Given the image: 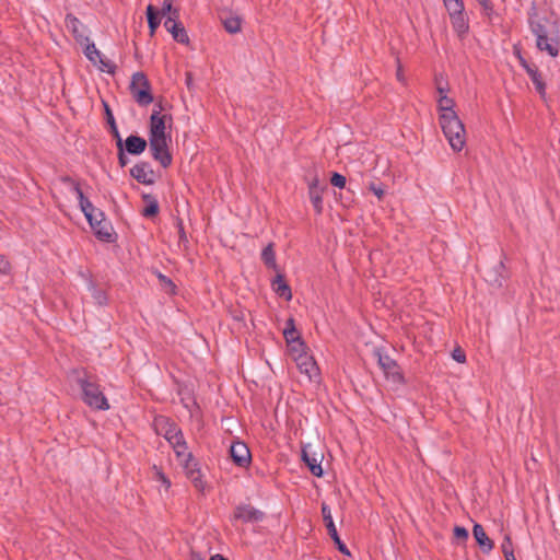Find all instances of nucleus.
I'll use <instances>...</instances> for the list:
<instances>
[{
    "instance_id": "nucleus-44",
    "label": "nucleus",
    "mask_w": 560,
    "mask_h": 560,
    "mask_svg": "<svg viewBox=\"0 0 560 560\" xmlns=\"http://www.w3.org/2000/svg\"><path fill=\"white\" fill-rule=\"evenodd\" d=\"M153 469L155 472V479L161 481L166 490L170 489L172 483H171V480L168 479V477L158 466L154 465Z\"/></svg>"
},
{
    "instance_id": "nucleus-25",
    "label": "nucleus",
    "mask_w": 560,
    "mask_h": 560,
    "mask_svg": "<svg viewBox=\"0 0 560 560\" xmlns=\"http://www.w3.org/2000/svg\"><path fill=\"white\" fill-rule=\"evenodd\" d=\"M141 199L144 207L141 210V215L145 219H154L160 213V205L155 196L143 192Z\"/></svg>"
},
{
    "instance_id": "nucleus-47",
    "label": "nucleus",
    "mask_w": 560,
    "mask_h": 560,
    "mask_svg": "<svg viewBox=\"0 0 560 560\" xmlns=\"http://www.w3.org/2000/svg\"><path fill=\"white\" fill-rule=\"evenodd\" d=\"M369 190L372 191L380 200H382L385 195L384 185L382 183L376 184L371 182L369 185Z\"/></svg>"
},
{
    "instance_id": "nucleus-62",
    "label": "nucleus",
    "mask_w": 560,
    "mask_h": 560,
    "mask_svg": "<svg viewBox=\"0 0 560 560\" xmlns=\"http://www.w3.org/2000/svg\"><path fill=\"white\" fill-rule=\"evenodd\" d=\"M209 560H229V559L220 553H217L214 556H211Z\"/></svg>"
},
{
    "instance_id": "nucleus-14",
    "label": "nucleus",
    "mask_w": 560,
    "mask_h": 560,
    "mask_svg": "<svg viewBox=\"0 0 560 560\" xmlns=\"http://www.w3.org/2000/svg\"><path fill=\"white\" fill-rule=\"evenodd\" d=\"M171 115H161L159 110H153L149 122V138H171V132L166 131V121H172Z\"/></svg>"
},
{
    "instance_id": "nucleus-57",
    "label": "nucleus",
    "mask_w": 560,
    "mask_h": 560,
    "mask_svg": "<svg viewBox=\"0 0 560 560\" xmlns=\"http://www.w3.org/2000/svg\"><path fill=\"white\" fill-rule=\"evenodd\" d=\"M233 319H235L237 322H244V319H245L244 313L242 311L233 313Z\"/></svg>"
},
{
    "instance_id": "nucleus-48",
    "label": "nucleus",
    "mask_w": 560,
    "mask_h": 560,
    "mask_svg": "<svg viewBox=\"0 0 560 560\" xmlns=\"http://www.w3.org/2000/svg\"><path fill=\"white\" fill-rule=\"evenodd\" d=\"M116 148L118 165L122 168L129 163L128 153L122 148H120V145H116Z\"/></svg>"
},
{
    "instance_id": "nucleus-56",
    "label": "nucleus",
    "mask_w": 560,
    "mask_h": 560,
    "mask_svg": "<svg viewBox=\"0 0 560 560\" xmlns=\"http://www.w3.org/2000/svg\"><path fill=\"white\" fill-rule=\"evenodd\" d=\"M298 328L295 327V319L293 317H289L287 320H285V327L283 330H296Z\"/></svg>"
},
{
    "instance_id": "nucleus-1",
    "label": "nucleus",
    "mask_w": 560,
    "mask_h": 560,
    "mask_svg": "<svg viewBox=\"0 0 560 560\" xmlns=\"http://www.w3.org/2000/svg\"><path fill=\"white\" fill-rule=\"evenodd\" d=\"M79 207L98 241L106 243L116 242L117 235L114 232L113 225L109 221H106L105 214L101 209L94 207L90 200L88 207L83 203Z\"/></svg>"
},
{
    "instance_id": "nucleus-54",
    "label": "nucleus",
    "mask_w": 560,
    "mask_h": 560,
    "mask_svg": "<svg viewBox=\"0 0 560 560\" xmlns=\"http://www.w3.org/2000/svg\"><path fill=\"white\" fill-rule=\"evenodd\" d=\"M185 83H186V86H187V89L189 91L194 90V75H192V72L187 71L185 73Z\"/></svg>"
},
{
    "instance_id": "nucleus-31",
    "label": "nucleus",
    "mask_w": 560,
    "mask_h": 560,
    "mask_svg": "<svg viewBox=\"0 0 560 560\" xmlns=\"http://www.w3.org/2000/svg\"><path fill=\"white\" fill-rule=\"evenodd\" d=\"M103 107H104V117H105L106 124L108 126V131L112 135V137L115 139V142H116L117 139L121 138V136L119 133L115 117H114L112 108L107 102L103 101Z\"/></svg>"
},
{
    "instance_id": "nucleus-28",
    "label": "nucleus",
    "mask_w": 560,
    "mask_h": 560,
    "mask_svg": "<svg viewBox=\"0 0 560 560\" xmlns=\"http://www.w3.org/2000/svg\"><path fill=\"white\" fill-rule=\"evenodd\" d=\"M86 280H88V289L91 292L92 298L94 299L96 304H98L100 306L107 305V303H108L107 293L104 290L97 288V284L94 281L92 275H89Z\"/></svg>"
},
{
    "instance_id": "nucleus-34",
    "label": "nucleus",
    "mask_w": 560,
    "mask_h": 560,
    "mask_svg": "<svg viewBox=\"0 0 560 560\" xmlns=\"http://www.w3.org/2000/svg\"><path fill=\"white\" fill-rule=\"evenodd\" d=\"M154 273L156 275L159 279V283L161 288L170 295H175L177 293V287L173 282L171 278L161 273L159 270H155Z\"/></svg>"
},
{
    "instance_id": "nucleus-18",
    "label": "nucleus",
    "mask_w": 560,
    "mask_h": 560,
    "mask_svg": "<svg viewBox=\"0 0 560 560\" xmlns=\"http://www.w3.org/2000/svg\"><path fill=\"white\" fill-rule=\"evenodd\" d=\"M116 145H120L129 155H141L148 148V140L139 135H129L125 140L117 139Z\"/></svg>"
},
{
    "instance_id": "nucleus-27",
    "label": "nucleus",
    "mask_w": 560,
    "mask_h": 560,
    "mask_svg": "<svg viewBox=\"0 0 560 560\" xmlns=\"http://www.w3.org/2000/svg\"><path fill=\"white\" fill-rule=\"evenodd\" d=\"M451 23L454 32L457 33L459 37L465 36L469 31L468 18L465 12L452 14L450 15Z\"/></svg>"
},
{
    "instance_id": "nucleus-6",
    "label": "nucleus",
    "mask_w": 560,
    "mask_h": 560,
    "mask_svg": "<svg viewBox=\"0 0 560 560\" xmlns=\"http://www.w3.org/2000/svg\"><path fill=\"white\" fill-rule=\"evenodd\" d=\"M481 272L485 281L497 289H501L510 278V272L503 259L485 265Z\"/></svg>"
},
{
    "instance_id": "nucleus-45",
    "label": "nucleus",
    "mask_w": 560,
    "mask_h": 560,
    "mask_svg": "<svg viewBox=\"0 0 560 560\" xmlns=\"http://www.w3.org/2000/svg\"><path fill=\"white\" fill-rule=\"evenodd\" d=\"M453 535H454V538L459 541H466L469 537V533H468L467 528H465L464 526H458V525H456L454 527Z\"/></svg>"
},
{
    "instance_id": "nucleus-2",
    "label": "nucleus",
    "mask_w": 560,
    "mask_h": 560,
    "mask_svg": "<svg viewBox=\"0 0 560 560\" xmlns=\"http://www.w3.org/2000/svg\"><path fill=\"white\" fill-rule=\"evenodd\" d=\"M440 125L451 148L455 152L462 151L466 143V131L463 121L455 112L440 115Z\"/></svg>"
},
{
    "instance_id": "nucleus-8",
    "label": "nucleus",
    "mask_w": 560,
    "mask_h": 560,
    "mask_svg": "<svg viewBox=\"0 0 560 560\" xmlns=\"http://www.w3.org/2000/svg\"><path fill=\"white\" fill-rule=\"evenodd\" d=\"M171 138H149L148 145L152 158L161 164L163 168H167L173 163V155L168 148Z\"/></svg>"
},
{
    "instance_id": "nucleus-37",
    "label": "nucleus",
    "mask_w": 560,
    "mask_h": 560,
    "mask_svg": "<svg viewBox=\"0 0 560 560\" xmlns=\"http://www.w3.org/2000/svg\"><path fill=\"white\" fill-rule=\"evenodd\" d=\"M84 46V55L85 57L92 62V63H96L97 59H101V52L97 50V48L95 47L94 43L92 42H84V44L82 45Z\"/></svg>"
},
{
    "instance_id": "nucleus-55",
    "label": "nucleus",
    "mask_w": 560,
    "mask_h": 560,
    "mask_svg": "<svg viewBox=\"0 0 560 560\" xmlns=\"http://www.w3.org/2000/svg\"><path fill=\"white\" fill-rule=\"evenodd\" d=\"M520 65L523 67V69L526 71V73L535 66V63L528 62L524 56H520L518 59Z\"/></svg>"
},
{
    "instance_id": "nucleus-15",
    "label": "nucleus",
    "mask_w": 560,
    "mask_h": 560,
    "mask_svg": "<svg viewBox=\"0 0 560 560\" xmlns=\"http://www.w3.org/2000/svg\"><path fill=\"white\" fill-rule=\"evenodd\" d=\"M130 176L142 185H154L155 184V172L151 167V164L147 161L137 162L130 170Z\"/></svg>"
},
{
    "instance_id": "nucleus-60",
    "label": "nucleus",
    "mask_w": 560,
    "mask_h": 560,
    "mask_svg": "<svg viewBox=\"0 0 560 560\" xmlns=\"http://www.w3.org/2000/svg\"><path fill=\"white\" fill-rule=\"evenodd\" d=\"M396 77H397V79L399 81L404 80L402 68H401V65L399 62H398V68H397Z\"/></svg>"
},
{
    "instance_id": "nucleus-64",
    "label": "nucleus",
    "mask_w": 560,
    "mask_h": 560,
    "mask_svg": "<svg viewBox=\"0 0 560 560\" xmlns=\"http://www.w3.org/2000/svg\"><path fill=\"white\" fill-rule=\"evenodd\" d=\"M504 558H505V560H516V558H515V555H514V553H512V555H510V556H508V555H506V557H504Z\"/></svg>"
},
{
    "instance_id": "nucleus-61",
    "label": "nucleus",
    "mask_w": 560,
    "mask_h": 560,
    "mask_svg": "<svg viewBox=\"0 0 560 560\" xmlns=\"http://www.w3.org/2000/svg\"><path fill=\"white\" fill-rule=\"evenodd\" d=\"M154 107L155 108L153 110H159L160 113L164 109L162 98L155 103Z\"/></svg>"
},
{
    "instance_id": "nucleus-53",
    "label": "nucleus",
    "mask_w": 560,
    "mask_h": 560,
    "mask_svg": "<svg viewBox=\"0 0 560 560\" xmlns=\"http://www.w3.org/2000/svg\"><path fill=\"white\" fill-rule=\"evenodd\" d=\"M477 2L481 5L487 16H490L493 12V3L491 0H477Z\"/></svg>"
},
{
    "instance_id": "nucleus-52",
    "label": "nucleus",
    "mask_w": 560,
    "mask_h": 560,
    "mask_svg": "<svg viewBox=\"0 0 560 560\" xmlns=\"http://www.w3.org/2000/svg\"><path fill=\"white\" fill-rule=\"evenodd\" d=\"M11 270V264L5 256L0 255V275H8Z\"/></svg>"
},
{
    "instance_id": "nucleus-20",
    "label": "nucleus",
    "mask_w": 560,
    "mask_h": 560,
    "mask_svg": "<svg viewBox=\"0 0 560 560\" xmlns=\"http://www.w3.org/2000/svg\"><path fill=\"white\" fill-rule=\"evenodd\" d=\"M219 19L229 34H237L242 31L243 19L232 10L222 9L219 11Z\"/></svg>"
},
{
    "instance_id": "nucleus-12",
    "label": "nucleus",
    "mask_w": 560,
    "mask_h": 560,
    "mask_svg": "<svg viewBox=\"0 0 560 560\" xmlns=\"http://www.w3.org/2000/svg\"><path fill=\"white\" fill-rule=\"evenodd\" d=\"M164 27L168 33L172 34V37L175 42L183 45L189 44L190 40L187 31L185 30L183 23L179 21L178 9L173 10V15H168L164 21Z\"/></svg>"
},
{
    "instance_id": "nucleus-46",
    "label": "nucleus",
    "mask_w": 560,
    "mask_h": 560,
    "mask_svg": "<svg viewBox=\"0 0 560 560\" xmlns=\"http://www.w3.org/2000/svg\"><path fill=\"white\" fill-rule=\"evenodd\" d=\"M502 553L504 557L514 553L513 542L510 535H505L501 545Z\"/></svg>"
},
{
    "instance_id": "nucleus-4",
    "label": "nucleus",
    "mask_w": 560,
    "mask_h": 560,
    "mask_svg": "<svg viewBox=\"0 0 560 560\" xmlns=\"http://www.w3.org/2000/svg\"><path fill=\"white\" fill-rule=\"evenodd\" d=\"M129 91L135 102L141 107H145L154 101L151 82L142 71L132 74Z\"/></svg>"
},
{
    "instance_id": "nucleus-39",
    "label": "nucleus",
    "mask_w": 560,
    "mask_h": 560,
    "mask_svg": "<svg viewBox=\"0 0 560 560\" xmlns=\"http://www.w3.org/2000/svg\"><path fill=\"white\" fill-rule=\"evenodd\" d=\"M175 221H176V228H177V232H178V245L183 246L184 249H187L189 242H188V237H187V234H186V231L184 228V222H183L182 218H179L178 215L176 217Z\"/></svg>"
},
{
    "instance_id": "nucleus-26",
    "label": "nucleus",
    "mask_w": 560,
    "mask_h": 560,
    "mask_svg": "<svg viewBox=\"0 0 560 560\" xmlns=\"http://www.w3.org/2000/svg\"><path fill=\"white\" fill-rule=\"evenodd\" d=\"M145 16L148 21L149 35L153 37L161 24V12L153 4H149L145 10Z\"/></svg>"
},
{
    "instance_id": "nucleus-30",
    "label": "nucleus",
    "mask_w": 560,
    "mask_h": 560,
    "mask_svg": "<svg viewBox=\"0 0 560 560\" xmlns=\"http://www.w3.org/2000/svg\"><path fill=\"white\" fill-rule=\"evenodd\" d=\"M527 74L530 78L533 84L535 85L537 93L540 95L541 98H545L547 85L542 79V75L538 67L536 65L533 66V68L527 72Z\"/></svg>"
},
{
    "instance_id": "nucleus-21",
    "label": "nucleus",
    "mask_w": 560,
    "mask_h": 560,
    "mask_svg": "<svg viewBox=\"0 0 560 560\" xmlns=\"http://www.w3.org/2000/svg\"><path fill=\"white\" fill-rule=\"evenodd\" d=\"M299 371L305 374L310 381H316L319 377V368L312 355L308 353L295 360Z\"/></svg>"
},
{
    "instance_id": "nucleus-9",
    "label": "nucleus",
    "mask_w": 560,
    "mask_h": 560,
    "mask_svg": "<svg viewBox=\"0 0 560 560\" xmlns=\"http://www.w3.org/2000/svg\"><path fill=\"white\" fill-rule=\"evenodd\" d=\"M320 510H322L324 525L327 529L329 537L334 541L337 550L345 556H351L350 550L348 549L346 544L340 539L339 534L336 529V526H335V523L332 520V515H331L330 506L327 503L323 502Z\"/></svg>"
},
{
    "instance_id": "nucleus-23",
    "label": "nucleus",
    "mask_w": 560,
    "mask_h": 560,
    "mask_svg": "<svg viewBox=\"0 0 560 560\" xmlns=\"http://www.w3.org/2000/svg\"><path fill=\"white\" fill-rule=\"evenodd\" d=\"M472 536L483 553H489L493 549L494 542L492 539H490L488 537V535L481 524H479V523L474 524Z\"/></svg>"
},
{
    "instance_id": "nucleus-42",
    "label": "nucleus",
    "mask_w": 560,
    "mask_h": 560,
    "mask_svg": "<svg viewBox=\"0 0 560 560\" xmlns=\"http://www.w3.org/2000/svg\"><path fill=\"white\" fill-rule=\"evenodd\" d=\"M329 182L330 184L334 186V187H337L339 189H343L346 188V185H347V178L345 175L338 173V172H332L331 175H330V178H329Z\"/></svg>"
},
{
    "instance_id": "nucleus-41",
    "label": "nucleus",
    "mask_w": 560,
    "mask_h": 560,
    "mask_svg": "<svg viewBox=\"0 0 560 560\" xmlns=\"http://www.w3.org/2000/svg\"><path fill=\"white\" fill-rule=\"evenodd\" d=\"M182 465L185 470V474H187L188 470H195L200 468L199 462L190 452L187 453V455L184 457V459L182 460Z\"/></svg>"
},
{
    "instance_id": "nucleus-7",
    "label": "nucleus",
    "mask_w": 560,
    "mask_h": 560,
    "mask_svg": "<svg viewBox=\"0 0 560 560\" xmlns=\"http://www.w3.org/2000/svg\"><path fill=\"white\" fill-rule=\"evenodd\" d=\"M301 459L308 468L310 472L315 477H323L324 470L322 462L324 459L323 452L318 451L316 445L307 443L302 446Z\"/></svg>"
},
{
    "instance_id": "nucleus-38",
    "label": "nucleus",
    "mask_w": 560,
    "mask_h": 560,
    "mask_svg": "<svg viewBox=\"0 0 560 560\" xmlns=\"http://www.w3.org/2000/svg\"><path fill=\"white\" fill-rule=\"evenodd\" d=\"M455 102L453 98L447 97L446 95H442L439 98V109L441 112L440 115H447L454 110Z\"/></svg>"
},
{
    "instance_id": "nucleus-51",
    "label": "nucleus",
    "mask_w": 560,
    "mask_h": 560,
    "mask_svg": "<svg viewBox=\"0 0 560 560\" xmlns=\"http://www.w3.org/2000/svg\"><path fill=\"white\" fill-rule=\"evenodd\" d=\"M452 358L458 362V363H465L466 362V353L460 347H456L452 351Z\"/></svg>"
},
{
    "instance_id": "nucleus-24",
    "label": "nucleus",
    "mask_w": 560,
    "mask_h": 560,
    "mask_svg": "<svg viewBox=\"0 0 560 560\" xmlns=\"http://www.w3.org/2000/svg\"><path fill=\"white\" fill-rule=\"evenodd\" d=\"M65 22L67 30L72 34L73 38L78 44L83 45L84 42H89V36L84 35L80 31L82 23L77 16H74L72 13H68L66 15Z\"/></svg>"
},
{
    "instance_id": "nucleus-10",
    "label": "nucleus",
    "mask_w": 560,
    "mask_h": 560,
    "mask_svg": "<svg viewBox=\"0 0 560 560\" xmlns=\"http://www.w3.org/2000/svg\"><path fill=\"white\" fill-rule=\"evenodd\" d=\"M536 47L540 51L547 52L550 57L556 58L560 52V31L558 21H553V34L540 35L536 38Z\"/></svg>"
},
{
    "instance_id": "nucleus-36",
    "label": "nucleus",
    "mask_w": 560,
    "mask_h": 560,
    "mask_svg": "<svg viewBox=\"0 0 560 560\" xmlns=\"http://www.w3.org/2000/svg\"><path fill=\"white\" fill-rule=\"evenodd\" d=\"M170 444L172 445L177 458L185 457L187 455L186 451L188 447L183 434H179L176 439L171 441Z\"/></svg>"
},
{
    "instance_id": "nucleus-3",
    "label": "nucleus",
    "mask_w": 560,
    "mask_h": 560,
    "mask_svg": "<svg viewBox=\"0 0 560 560\" xmlns=\"http://www.w3.org/2000/svg\"><path fill=\"white\" fill-rule=\"evenodd\" d=\"M78 385L82 392V400L92 409L108 410L110 408L108 400L101 389L100 384L90 377H79Z\"/></svg>"
},
{
    "instance_id": "nucleus-11",
    "label": "nucleus",
    "mask_w": 560,
    "mask_h": 560,
    "mask_svg": "<svg viewBox=\"0 0 560 560\" xmlns=\"http://www.w3.org/2000/svg\"><path fill=\"white\" fill-rule=\"evenodd\" d=\"M528 24L532 33L538 38L540 35H552L553 34V21L548 18H539L535 2H533L528 10Z\"/></svg>"
},
{
    "instance_id": "nucleus-59",
    "label": "nucleus",
    "mask_w": 560,
    "mask_h": 560,
    "mask_svg": "<svg viewBox=\"0 0 560 560\" xmlns=\"http://www.w3.org/2000/svg\"><path fill=\"white\" fill-rule=\"evenodd\" d=\"M189 560H205V558L199 552L191 551Z\"/></svg>"
},
{
    "instance_id": "nucleus-5",
    "label": "nucleus",
    "mask_w": 560,
    "mask_h": 560,
    "mask_svg": "<svg viewBox=\"0 0 560 560\" xmlns=\"http://www.w3.org/2000/svg\"><path fill=\"white\" fill-rule=\"evenodd\" d=\"M374 357L377 358L378 366L382 369L385 377L395 384H405V377L399 364L388 354H384L380 348L374 349Z\"/></svg>"
},
{
    "instance_id": "nucleus-17",
    "label": "nucleus",
    "mask_w": 560,
    "mask_h": 560,
    "mask_svg": "<svg viewBox=\"0 0 560 560\" xmlns=\"http://www.w3.org/2000/svg\"><path fill=\"white\" fill-rule=\"evenodd\" d=\"M154 428L159 435H163L168 443L176 439L179 434H183L179 427L165 416H158L154 418Z\"/></svg>"
},
{
    "instance_id": "nucleus-19",
    "label": "nucleus",
    "mask_w": 560,
    "mask_h": 560,
    "mask_svg": "<svg viewBox=\"0 0 560 560\" xmlns=\"http://www.w3.org/2000/svg\"><path fill=\"white\" fill-rule=\"evenodd\" d=\"M327 185H320L317 175L308 183V197L316 214L323 213V194L327 190Z\"/></svg>"
},
{
    "instance_id": "nucleus-32",
    "label": "nucleus",
    "mask_w": 560,
    "mask_h": 560,
    "mask_svg": "<svg viewBox=\"0 0 560 560\" xmlns=\"http://www.w3.org/2000/svg\"><path fill=\"white\" fill-rule=\"evenodd\" d=\"M287 347L289 354L294 361L306 354L308 350V347L302 337L291 345H287Z\"/></svg>"
},
{
    "instance_id": "nucleus-43",
    "label": "nucleus",
    "mask_w": 560,
    "mask_h": 560,
    "mask_svg": "<svg viewBox=\"0 0 560 560\" xmlns=\"http://www.w3.org/2000/svg\"><path fill=\"white\" fill-rule=\"evenodd\" d=\"M97 60L100 62V69L102 71H106L110 74H114L116 72L117 66L113 61H110L108 59H104L102 56H101V59H97Z\"/></svg>"
},
{
    "instance_id": "nucleus-63",
    "label": "nucleus",
    "mask_w": 560,
    "mask_h": 560,
    "mask_svg": "<svg viewBox=\"0 0 560 560\" xmlns=\"http://www.w3.org/2000/svg\"><path fill=\"white\" fill-rule=\"evenodd\" d=\"M438 92H439L440 96H442V95H445L446 90L441 86H438Z\"/></svg>"
},
{
    "instance_id": "nucleus-49",
    "label": "nucleus",
    "mask_w": 560,
    "mask_h": 560,
    "mask_svg": "<svg viewBox=\"0 0 560 560\" xmlns=\"http://www.w3.org/2000/svg\"><path fill=\"white\" fill-rule=\"evenodd\" d=\"M283 337H284L287 345H291L295 340L300 339L302 336H301V332L296 329V330H283Z\"/></svg>"
},
{
    "instance_id": "nucleus-35",
    "label": "nucleus",
    "mask_w": 560,
    "mask_h": 560,
    "mask_svg": "<svg viewBox=\"0 0 560 560\" xmlns=\"http://www.w3.org/2000/svg\"><path fill=\"white\" fill-rule=\"evenodd\" d=\"M186 477L191 481L195 489L201 493L205 492L206 482L202 480V474L200 468L195 470H188Z\"/></svg>"
},
{
    "instance_id": "nucleus-33",
    "label": "nucleus",
    "mask_w": 560,
    "mask_h": 560,
    "mask_svg": "<svg viewBox=\"0 0 560 560\" xmlns=\"http://www.w3.org/2000/svg\"><path fill=\"white\" fill-rule=\"evenodd\" d=\"M261 260L268 269L278 271L273 243H269L261 252Z\"/></svg>"
},
{
    "instance_id": "nucleus-16",
    "label": "nucleus",
    "mask_w": 560,
    "mask_h": 560,
    "mask_svg": "<svg viewBox=\"0 0 560 560\" xmlns=\"http://www.w3.org/2000/svg\"><path fill=\"white\" fill-rule=\"evenodd\" d=\"M229 453L232 462L238 467L246 468L252 463V454L248 446L240 440L232 442Z\"/></svg>"
},
{
    "instance_id": "nucleus-13",
    "label": "nucleus",
    "mask_w": 560,
    "mask_h": 560,
    "mask_svg": "<svg viewBox=\"0 0 560 560\" xmlns=\"http://www.w3.org/2000/svg\"><path fill=\"white\" fill-rule=\"evenodd\" d=\"M266 517L265 512L254 508L250 504H238L235 506L231 516L232 522L259 523Z\"/></svg>"
},
{
    "instance_id": "nucleus-50",
    "label": "nucleus",
    "mask_w": 560,
    "mask_h": 560,
    "mask_svg": "<svg viewBox=\"0 0 560 560\" xmlns=\"http://www.w3.org/2000/svg\"><path fill=\"white\" fill-rule=\"evenodd\" d=\"M173 1L174 0H164L162 9L160 10L161 16L173 15V10L176 9V8H173Z\"/></svg>"
},
{
    "instance_id": "nucleus-58",
    "label": "nucleus",
    "mask_w": 560,
    "mask_h": 560,
    "mask_svg": "<svg viewBox=\"0 0 560 560\" xmlns=\"http://www.w3.org/2000/svg\"><path fill=\"white\" fill-rule=\"evenodd\" d=\"M513 54L517 58V60L520 59V56H523L522 55V49H521L520 45H514L513 46Z\"/></svg>"
},
{
    "instance_id": "nucleus-40",
    "label": "nucleus",
    "mask_w": 560,
    "mask_h": 560,
    "mask_svg": "<svg viewBox=\"0 0 560 560\" xmlns=\"http://www.w3.org/2000/svg\"><path fill=\"white\" fill-rule=\"evenodd\" d=\"M450 15L465 12L463 0H443Z\"/></svg>"
},
{
    "instance_id": "nucleus-29",
    "label": "nucleus",
    "mask_w": 560,
    "mask_h": 560,
    "mask_svg": "<svg viewBox=\"0 0 560 560\" xmlns=\"http://www.w3.org/2000/svg\"><path fill=\"white\" fill-rule=\"evenodd\" d=\"M59 179L62 184L70 185L72 187V190L75 192L78 197L79 206L83 203L88 207L89 198L84 195L83 190L81 189L79 180H75L69 175H62L59 177Z\"/></svg>"
},
{
    "instance_id": "nucleus-22",
    "label": "nucleus",
    "mask_w": 560,
    "mask_h": 560,
    "mask_svg": "<svg viewBox=\"0 0 560 560\" xmlns=\"http://www.w3.org/2000/svg\"><path fill=\"white\" fill-rule=\"evenodd\" d=\"M271 288L278 296L282 298L287 302L292 300V290L284 273L277 272L275 278L271 280Z\"/></svg>"
}]
</instances>
